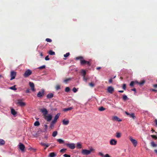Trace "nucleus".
<instances>
[{"label":"nucleus","mask_w":157,"mask_h":157,"mask_svg":"<svg viewBox=\"0 0 157 157\" xmlns=\"http://www.w3.org/2000/svg\"><path fill=\"white\" fill-rule=\"evenodd\" d=\"M60 115V114L59 113H58L56 114V115L55 116L54 120H53L51 122L50 127L52 128L53 127L54 125L56 123L57 121V119L59 118V117Z\"/></svg>","instance_id":"1"},{"label":"nucleus","mask_w":157,"mask_h":157,"mask_svg":"<svg viewBox=\"0 0 157 157\" xmlns=\"http://www.w3.org/2000/svg\"><path fill=\"white\" fill-rule=\"evenodd\" d=\"M16 105L20 106L21 107H24L26 105V103L23 102V99H18L16 102Z\"/></svg>","instance_id":"2"},{"label":"nucleus","mask_w":157,"mask_h":157,"mask_svg":"<svg viewBox=\"0 0 157 157\" xmlns=\"http://www.w3.org/2000/svg\"><path fill=\"white\" fill-rule=\"evenodd\" d=\"M93 151V149L92 148H91L90 150L82 149L81 153L82 154L84 155H88L90 154L91 151Z\"/></svg>","instance_id":"3"},{"label":"nucleus","mask_w":157,"mask_h":157,"mask_svg":"<svg viewBox=\"0 0 157 157\" xmlns=\"http://www.w3.org/2000/svg\"><path fill=\"white\" fill-rule=\"evenodd\" d=\"M32 73V72L29 69L26 71L23 74V76L25 78H27L30 76Z\"/></svg>","instance_id":"4"},{"label":"nucleus","mask_w":157,"mask_h":157,"mask_svg":"<svg viewBox=\"0 0 157 157\" xmlns=\"http://www.w3.org/2000/svg\"><path fill=\"white\" fill-rule=\"evenodd\" d=\"M16 75V72L13 71H11L10 72V76L11 77L10 80H12L15 79V77Z\"/></svg>","instance_id":"5"},{"label":"nucleus","mask_w":157,"mask_h":157,"mask_svg":"<svg viewBox=\"0 0 157 157\" xmlns=\"http://www.w3.org/2000/svg\"><path fill=\"white\" fill-rule=\"evenodd\" d=\"M44 95V90H42L41 91H40L38 93L37 95L38 98H42Z\"/></svg>","instance_id":"6"},{"label":"nucleus","mask_w":157,"mask_h":157,"mask_svg":"<svg viewBox=\"0 0 157 157\" xmlns=\"http://www.w3.org/2000/svg\"><path fill=\"white\" fill-rule=\"evenodd\" d=\"M40 111L42 113L44 117L48 114V111L47 109L45 108H43L40 109Z\"/></svg>","instance_id":"7"},{"label":"nucleus","mask_w":157,"mask_h":157,"mask_svg":"<svg viewBox=\"0 0 157 157\" xmlns=\"http://www.w3.org/2000/svg\"><path fill=\"white\" fill-rule=\"evenodd\" d=\"M80 63L81 65H84L86 64H87L88 66H90L91 65V64L89 62L86 61L84 59L81 60Z\"/></svg>","instance_id":"8"},{"label":"nucleus","mask_w":157,"mask_h":157,"mask_svg":"<svg viewBox=\"0 0 157 157\" xmlns=\"http://www.w3.org/2000/svg\"><path fill=\"white\" fill-rule=\"evenodd\" d=\"M129 139L130 141L132 143L134 147H136L137 144V141L136 140L133 139L132 137H130Z\"/></svg>","instance_id":"9"},{"label":"nucleus","mask_w":157,"mask_h":157,"mask_svg":"<svg viewBox=\"0 0 157 157\" xmlns=\"http://www.w3.org/2000/svg\"><path fill=\"white\" fill-rule=\"evenodd\" d=\"M44 117L47 121H49L52 120V116L51 115H46Z\"/></svg>","instance_id":"10"},{"label":"nucleus","mask_w":157,"mask_h":157,"mask_svg":"<svg viewBox=\"0 0 157 157\" xmlns=\"http://www.w3.org/2000/svg\"><path fill=\"white\" fill-rule=\"evenodd\" d=\"M29 84L32 91L33 92L35 91V89L34 84L33 83L31 82H29Z\"/></svg>","instance_id":"11"},{"label":"nucleus","mask_w":157,"mask_h":157,"mask_svg":"<svg viewBox=\"0 0 157 157\" xmlns=\"http://www.w3.org/2000/svg\"><path fill=\"white\" fill-rule=\"evenodd\" d=\"M66 145L72 149H73L75 148V144L74 143L66 144Z\"/></svg>","instance_id":"12"},{"label":"nucleus","mask_w":157,"mask_h":157,"mask_svg":"<svg viewBox=\"0 0 157 157\" xmlns=\"http://www.w3.org/2000/svg\"><path fill=\"white\" fill-rule=\"evenodd\" d=\"M25 147L24 145L21 143H20L19 144V148L21 151H25Z\"/></svg>","instance_id":"13"},{"label":"nucleus","mask_w":157,"mask_h":157,"mask_svg":"<svg viewBox=\"0 0 157 157\" xmlns=\"http://www.w3.org/2000/svg\"><path fill=\"white\" fill-rule=\"evenodd\" d=\"M117 141L115 139H112L110 141V144L111 145H116L117 144Z\"/></svg>","instance_id":"14"},{"label":"nucleus","mask_w":157,"mask_h":157,"mask_svg":"<svg viewBox=\"0 0 157 157\" xmlns=\"http://www.w3.org/2000/svg\"><path fill=\"white\" fill-rule=\"evenodd\" d=\"M114 89L112 86H109L107 88V91L109 93L112 94L114 91Z\"/></svg>","instance_id":"15"},{"label":"nucleus","mask_w":157,"mask_h":157,"mask_svg":"<svg viewBox=\"0 0 157 157\" xmlns=\"http://www.w3.org/2000/svg\"><path fill=\"white\" fill-rule=\"evenodd\" d=\"M112 119L114 121H122V119L116 116L113 117Z\"/></svg>","instance_id":"16"},{"label":"nucleus","mask_w":157,"mask_h":157,"mask_svg":"<svg viewBox=\"0 0 157 157\" xmlns=\"http://www.w3.org/2000/svg\"><path fill=\"white\" fill-rule=\"evenodd\" d=\"M125 113L127 115H129L130 117L132 118L133 119H135V116L134 113H132L131 114H130L126 111L125 112Z\"/></svg>","instance_id":"17"},{"label":"nucleus","mask_w":157,"mask_h":157,"mask_svg":"<svg viewBox=\"0 0 157 157\" xmlns=\"http://www.w3.org/2000/svg\"><path fill=\"white\" fill-rule=\"evenodd\" d=\"M62 122L64 125H66L69 124V121L68 120H66L64 119L62 121Z\"/></svg>","instance_id":"18"},{"label":"nucleus","mask_w":157,"mask_h":157,"mask_svg":"<svg viewBox=\"0 0 157 157\" xmlns=\"http://www.w3.org/2000/svg\"><path fill=\"white\" fill-rule=\"evenodd\" d=\"M53 97V94L52 93L48 94L47 96V97L48 98H51Z\"/></svg>","instance_id":"19"},{"label":"nucleus","mask_w":157,"mask_h":157,"mask_svg":"<svg viewBox=\"0 0 157 157\" xmlns=\"http://www.w3.org/2000/svg\"><path fill=\"white\" fill-rule=\"evenodd\" d=\"M73 107H71L68 108H64L63 109V111L64 112H67V111L72 110L73 109Z\"/></svg>","instance_id":"20"},{"label":"nucleus","mask_w":157,"mask_h":157,"mask_svg":"<svg viewBox=\"0 0 157 157\" xmlns=\"http://www.w3.org/2000/svg\"><path fill=\"white\" fill-rule=\"evenodd\" d=\"M11 113L12 115L14 116L17 114V112L15 111V110L11 108Z\"/></svg>","instance_id":"21"},{"label":"nucleus","mask_w":157,"mask_h":157,"mask_svg":"<svg viewBox=\"0 0 157 157\" xmlns=\"http://www.w3.org/2000/svg\"><path fill=\"white\" fill-rule=\"evenodd\" d=\"M81 73L82 74V76L83 77L85 76L86 73L85 70H82L81 71Z\"/></svg>","instance_id":"22"},{"label":"nucleus","mask_w":157,"mask_h":157,"mask_svg":"<svg viewBox=\"0 0 157 157\" xmlns=\"http://www.w3.org/2000/svg\"><path fill=\"white\" fill-rule=\"evenodd\" d=\"M5 144V141L2 139H0V145H3Z\"/></svg>","instance_id":"23"},{"label":"nucleus","mask_w":157,"mask_h":157,"mask_svg":"<svg viewBox=\"0 0 157 157\" xmlns=\"http://www.w3.org/2000/svg\"><path fill=\"white\" fill-rule=\"evenodd\" d=\"M76 60H79L80 61V62H81V60H82L83 59V57L81 56H79L77 57L76 58Z\"/></svg>","instance_id":"24"},{"label":"nucleus","mask_w":157,"mask_h":157,"mask_svg":"<svg viewBox=\"0 0 157 157\" xmlns=\"http://www.w3.org/2000/svg\"><path fill=\"white\" fill-rule=\"evenodd\" d=\"M56 155V154H55L54 152H51L49 154V156L50 157H54Z\"/></svg>","instance_id":"25"},{"label":"nucleus","mask_w":157,"mask_h":157,"mask_svg":"<svg viewBox=\"0 0 157 157\" xmlns=\"http://www.w3.org/2000/svg\"><path fill=\"white\" fill-rule=\"evenodd\" d=\"M40 144L43 146H46V147H48L50 145L49 144H46L43 142H41Z\"/></svg>","instance_id":"26"},{"label":"nucleus","mask_w":157,"mask_h":157,"mask_svg":"<svg viewBox=\"0 0 157 157\" xmlns=\"http://www.w3.org/2000/svg\"><path fill=\"white\" fill-rule=\"evenodd\" d=\"M57 134V132L56 131H55L53 132L52 134V136L54 137H55L56 136V135Z\"/></svg>","instance_id":"27"},{"label":"nucleus","mask_w":157,"mask_h":157,"mask_svg":"<svg viewBox=\"0 0 157 157\" xmlns=\"http://www.w3.org/2000/svg\"><path fill=\"white\" fill-rule=\"evenodd\" d=\"M151 145L152 147H156L157 146V144H155L154 141H152L151 143Z\"/></svg>","instance_id":"28"},{"label":"nucleus","mask_w":157,"mask_h":157,"mask_svg":"<svg viewBox=\"0 0 157 157\" xmlns=\"http://www.w3.org/2000/svg\"><path fill=\"white\" fill-rule=\"evenodd\" d=\"M49 54L51 55H55V52L52 50H50L48 52Z\"/></svg>","instance_id":"29"},{"label":"nucleus","mask_w":157,"mask_h":157,"mask_svg":"<svg viewBox=\"0 0 157 157\" xmlns=\"http://www.w3.org/2000/svg\"><path fill=\"white\" fill-rule=\"evenodd\" d=\"M57 141L58 142L59 144H63L64 143V141L63 140L61 139H58L57 140Z\"/></svg>","instance_id":"30"},{"label":"nucleus","mask_w":157,"mask_h":157,"mask_svg":"<svg viewBox=\"0 0 157 157\" xmlns=\"http://www.w3.org/2000/svg\"><path fill=\"white\" fill-rule=\"evenodd\" d=\"M34 125L35 126H39L40 125L39 122L37 121H36L34 124Z\"/></svg>","instance_id":"31"},{"label":"nucleus","mask_w":157,"mask_h":157,"mask_svg":"<svg viewBox=\"0 0 157 157\" xmlns=\"http://www.w3.org/2000/svg\"><path fill=\"white\" fill-rule=\"evenodd\" d=\"M105 108H104L102 106H101V107H100L99 109H98V110L100 111H104L105 110Z\"/></svg>","instance_id":"32"},{"label":"nucleus","mask_w":157,"mask_h":157,"mask_svg":"<svg viewBox=\"0 0 157 157\" xmlns=\"http://www.w3.org/2000/svg\"><path fill=\"white\" fill-rule=\"evenodd\" d=\"M121 134L119 132H117L116 133V136L117 138H119L121 137Z\"/></svg>","instance_id":"33"},{"label":"nucleus","mask_w":157,"mask_h":157,"mask_svg":"<svg viewBox=\"0 0 157 157\" xmlns=\"http://www.w3.org/2000/svg\"><path fill=\"white\" fill-rule=\"evenodd\" d=\"M77 147L79 148H81L82 147V146L81 144L79 143H78L76 146Z\"/></svg>","instance_id":"34"},{"label":"nucleus","mask_w":157,"mask_h":157,"mask_svg":"<svg viewBox=\"0 0 157 157\" xmlns=\"http://www.w3.org/2000/svg\"><path fill=\"white\" fill-rule=\"evenodd\" d=\"M45 68V66L44 65H43V66H41L39 67L38 68V69H40V70H41V69H44Z\"/></svg>","instance_id":"35"},{"label":"nucleus","mask_w":157,"mask_h":157,"mask_svg":"<svg viewBox=\"0 0 157 157\" xmlns=\"http://www.w3.org/2000/svg\"><path fill=\"white\" fill-rule=\"evenodd\" d=\"M10 89L13 90H16L17 89L15 87V85H14L10 87Z\"/></svg>","instance_id":"36"},{"label":"nucleus","mask_w":157,"mask_h":157,"mask_svg":"<svg viewBox=\"0 0 157 157\" xmlns=\"http://www.w3.org/2000/svg\"><path fill=\"white\" fill-rule=\"evenodd\" d=\"M71 78H67L66 79H65L64 82L65 83H67V82L71 80Z\"/></svg>","instance_id":"37"},{"label":"nucleus","mask_w":157,"mask_h":157,"mask_svg":"<svg viewBox=\"0 0 157 157\" xmlns=\"http://www.w3.org/2000/svg\"><path fill=\"white\" fill-rule=\"evenodd\" d=\"M70 90V89L69 87H66L65 89V91L66 92H68Z\"/></svg>","instance_id":"38"},{"label":"nucleus","mask_w":157,"mask_h":157,"mask_svg":"<svg viewBox=\"0 0 157 157\" xmlns=\"http://www.w3.org/2000/svg\"><path fill=\"white\" fill-rule=\"evenodd\" d=\"M69 55L70 53L69 52L65 54L64 55V57L66 58Z\"/></svg>","instance_id":"39"},{"label":"nucleus","mask_w":157,"mask_h":157,"mask_svg":"<svg viewBox=\"0 0 157 157\" xmlns=\"http://www.w3.org/2000/svg\"><path fill=\"white\" fill-rule=\"evenodd\" d=\"M135 82L132 81L130 84V86H133L134 85Z\"/></svg>","instance_id":"40"},{"label":"nucleus","mask_w":157,"mask_h":157,"mask_svg":"<svg viewBox=\"0 0 157 157\" xmlns=\"http://www.w3.org/2000/svg\"><path fill=\"white\" fill-rule=\"evenodd\" d=\"M123 98L124 100H126L128 99V97L125 95H124L123 96Z\"/></svg>","instance_id":"41"},{"label":"nucleus","mask_w":157,"mask_h":157,"mask_svg":"<svg viewBox=\"0 0 157 157\" xmlns=\"http://www.w3.org/2000/svg\"><path fill=\"white\" fill-rule=\"evenodd\" d=\"M89 85L91 87H93L94 86V84L92 82L90 83Z\"/></svg>","instance_id":"42"},{"label":"nucleus","mask_w":157,"mask_h":157,"mask_svg":"<svg viewBox=\"0 0 157 157\" xmlns=\"http://www.w3.org/2000/svg\"><path fill=\"white\" fill-rule=\"evenodd\" d=\"M46 41L49 42H51L52 41V40L51 39L48 38H46Z\"/></svg>","instance_id":"43"},{"label":"nucleus","mask_w":157,"mask_h":157,"mask_svg":"<svg viewBox=\"0 0 157 157\" xmlns=\"http://www.w3.org/2000/svg\"><path fill=\"white\" fill-rule=\"evenodd\" d=\"M145 83V81L144 80L142 81L141 82L138 83V84L140 85H142Z\"/></svg>","instance_id":"44"},{"label":"nucleus","mask_w":157,"mask_h":157,"mask_svg":"<svg viewBox=\"0 0 157 157\" xmlns=\"http://www.w3.org/2000/svg\"><path fill=\"white\" fill-rule=\"evenodd\" d=\"M151 137L153 139H154L155 140L157 139V137L155 135H152L151 136Z\"/></svg>","instance_id":"45"},{"label":"nucleus","mask_w":157,"mask_h":157,"mask_svg":"<svg viewBox=\"0 0 157 157\" xmlns=\"http://www.w3.org/2000/svg\"><path fill=\"white\" fill-rule=\"evenodd\" d=\"M60 89V86L59 85H57L56 87V90H58Z\"/></svg>","instance_id":"46"},{"label":"nucleus","mask_w":157,"mask_h":157,"mask_svg":"<svg viewBox=\"0 0 157 157\" xmlns=\"http://www.w3.org/2000/svg\"><path fill=\"white\" fill-rule=\"evenodd\" d=\"M122 88H123V89L124 90H126V84H123Z\"/></svg>","instance_id":"47"},{"label":"nucleus","mask_w":157,"mask_h":157,"mask_svg":"<svg viewBox=\"0 0 157 157\" xmlns=\"http://www.w3.org/2000/svg\"><path fill=\"white\" fill-rule=\"evenodd\" d=\"M72 90L74 93H75L77 91V89L75 87H74L73 88Z\"/></svg>","instance_id":"48"},{"label":"nucleus","mask_w":157,"mask_h":157,"mask_svg":"<svg viewBox=\"0 0 157 157\" xmlns=\"http://www.w3.org/2000/svg\"><path fill=\"white\" fill-rule=\"evenodd\" d=\"M66 150H67V149L63 148V149H61L60 150V152H63V151H65Z\"/></svg>","instance_id":"49"},{"label":"nucleus","mask_w":157,"mask_h":157,"mask_svg":"<svg viewBox=\"0 0 157 157\" xmlns=\"http://www.w3.org/2000/svg\"><path fill=\"white\" fill-rule=\"evenodd\" d=\"M64 157H71V155L67 154H64L63 155Z\"/></svg>","instance_id":"50"},{"label":"nucleus","mask_w":157,"mask_h":157,"mask_svg":"<svg viewBox=\"0 0 157 157\" xmlns=\"http://www.w3.org/2000/svg\"><path fill=\"white\" fill-rule=\"evenodd\" d=\"M45 59L46 60H49L50 59L49 58V56L48 55L45 58Z\"/></svg>","instance_id":"51"},{"label":"nucleus","mask_w":157,"mask_h":157,"mask_svg":"<svg viewBox=\"0 0 157 157\" xmlns=\"http://www.w3.org/2000/svg\"><path fill=\"white\" fill-rule=\"evenodd\" d=\"M99 155H100V156H101V157H104V155H103V153H102L101 152H100L99 153H98Z\"/></svg>","instance_id":"52"},{"label":"nucleus","mask_w":157,"mask_h":157,"mask_svg":"<svg viewBox=\"0 0 157 157\" xmlns=\"http://www.w3.org/2000/svg\"><path fill=\"white\" fill-rule=\"evenodd\" d=\"M113 82V78H111L109 80V83H112Z\"/></svg>","instance_id":"53"},{"label":"nucleus","mask_w":157,"mask_h":157,"mask_svg":"<svg viewBox=\"0 0 157 157\" xmlns=\"http://www.w3.org/2000/svg\"><path fill=\"white\" fill-rule=\"evenodd\" d=\"M83 80L85 81V82H86L87 78H86L85 76L83 77Z\"/></svg>","instance_id":"54"},{"label":"nucleus","mask_w":157,"mask_h":157,"mask_svg":"<svg viewBox=\"0 0 157 157\" xmlns=\"http://www.w3.org/2000/svg\"><path fill=\"white\" fill-rule=\"evenodd\" d=\"M105 157H111L109 154H106L104 156Z\"/></svg>","instance_id":"55"},{"label":"nucleus","mask_w":157,"mask_h":157,"mask_svg":"<svg viewBox=\"0 0 157 157\" xmlns=\"http://www.w3.org/2000/svg\"><path fill=\"white\" fill-rule=\"evenodd\" d=\"M151 90L152 91H154L155 92H157V90L155 89H152Z\"/></svg>","instance_id":"56"},{"label":"nucleus","mask_w":157,"mask_h":157,"mask_svg":"<svg viewBox=\"0 0 157 157\" xmlns=\"http://www.w3.org/2000/svg\"><path fill=\"white\" fill-rule=\"evenodd\" d=\"M153 87L155 88H157V84H155L153 85Z\"/></svg>","instance_id":"57"},{"label":"nucleus","mask_w":157,"mask_h":157,"mask_svg":"<svg viewBox=\"0 0 157 157\" xmlns=\"http://www.w3.org/2000/svg\"><path fill=\"white\" fill-rule=\"evenodd\" d=\"M154 122L155 123L156 125H157V119H156L154 120Z\"/></svg>","instance_id":"58"},{"label":"nucleus","mask_w":157,"mask_h":157,"mask_svg":"<svg viewBox=\"0 0 157 157\" xmlns=\"http://www.w3.org/2000/svg\"><path fill=\"white\" fill-rule=\"evenodd\" d=\"M131 90H132V91H135V92H136V89L135 88H133V89H132Z\"/></svg>","instance_id":"59"},{"label":"nucleus","mask_w":157,"mask_h":157,"mask_svg":"<svg viewBox=\"0 0 157 157\" xmlns=\"http://www.w3.org/2000/svg\"><path fill=\"white\" fill-rule=\"evenodd\" d=\"M44 127L46 129H47V128L48 126L47 125L45 124L44 125Z\"/></svg>","instance_id":"60"},{"label":"nucleus","mask_w":157,"mask_h":157,"mask_svg":"<svg viewBox=\"0 0 157 157\" xmlns=\"http://www.w3.org/2000/svg\"><path fill=\"white\" fill-rule=\"evenodd\" d=\"M26 92L27 93H29V90L28 89L27 90H26Z\"/></svg>","instance_id":"61"},{"label":"nucleus","mask_w":157,"mask_h":157,"mask_svg":"<svg viewBox=\"0 0 157 157\" xmlns=\"http://www.w3.org/2000/svg\"><path fill=\"white\" fill-rule=\"evenodd\" d=\"M101 68V67H98L97 68V69L98 70H99Z\"/></svg>","instance_id":"62"},{"label":"nucleus","mask_w":157,"mask_h":157,"mask_svg":"<svg viewBox=\"0 0 157 157\" xmlns=\"http://www.w3.org/2000/svg\"><path fill=\"white\" fill-rule=\"evenodd\" d=\"M40 55L41 56H43V54L42 52H40Z\"/></svg>","instance_id":"63"},{"label":"nucleus","mask_w":157,"mask_h":157,"mask_svg":"<svg viewBox=\"0 0 157 157\" xmlns=\"http://www.w3.org/2000/svg\"><path fill=\"white\" fill-rule=\"evenodd\" d=\"M154 151L157 154V149L155 150Z\"/></svg>","instance_id":"64"}]
</instances>
